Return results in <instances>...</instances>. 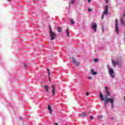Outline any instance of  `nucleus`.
<instances>
[{
    "instance_id": "obj_1",
    "label": "nucleus",
    "mask_w": 125,
    "mask_h": 125,
    "mask_svg": "<svg viewBox=\"0 0 125 125\" xmlns=\"http://www.w3.org/2000/svg\"><path fill=\"white\" fill-rule=\"evenodd\" d=\"M104 98L105 99L104 103L105 108H107V104L109 103V102H110L111 104L114 103V99H111L110 98H107V95H105Z\"/></svg>"
},
{
    "instance_id": "obj_2",
    "label": "nucleus",
    "mask_w": 125,
    "mask_h": 125,
    "mask_svg": "<svg viewBox=\"0 0 125 125\" xmlns=\"http://www.w3.org/2000/svg\"><path fill=\"white\" fill-rule=\"evenodd\" d=\"M107 68L109 70L108 74L112 78V79H114L115 78V73L114 72V70H113V68L109 67V65H107Z\"/></svg>"
},
{
    "instance_id": "obj_3",
    "label": "nucleus",
    "mask_w": 125,
    "mask_h": 125,
    "mask_svg": "<svg viewBox=\"0 0 125 125\" xmlns=\"http://www.w3.org/2000/svg\"><path fill=\"white\" fill-rule=\"evenodd\" d=\"M116 24H115V31L116 32V35H119V24H118V20L116 19Z\"/></svg>"
},
{
    "instance_id": "obj_4",
    "label": "nucleus",
    "mask_w": 125,
    "mask_h": 125,
    "mask_svg": "<svg viewBox=\"0 0 125 125\" xmlns=\"http://www.w3.org/2000/svg\"><path fill=\"white\" fill-rule=\"evenodd\" d=\"M50 36L51 38V41H53V40H55L56 38V34L54 32H51L50 33Z\"/></svg>"
},
{
    "instance_id": "obj_5",
    "label": "nucleus",
    "mask_w": 125,
    "mask_h": 125,
    "mask_svg": "<svg viewBox=\"0 0 125 125\" xmlns=\"http://www.w3.org/2000/svg\"><path fill=\"white\" fill-rule=\"evenodd\" d=\"M91 29H93L94 32H96V31H97V24L96 23L93 22L91 26Z\"/></svg>"
},
{
    "instance_id": "obj_6",
    "label": "nucleus",
    "mask_w": 125,
    "mask_h": 125,
    "mask_svg": "<svg viewBox=\"0 0 125 125\" xmlns=\"http://www.w3.org/2000/svg\"><path fill=\"white\" fill-rule=\"evenodd\" d=\"M72 61L73 63H74V65H75L76 67H78V66H80V65H81V63L79 62H77L75 58H72Z\"/></svg>"
},
{
    "instance_id": "obj_7",
    "label": "nucleus",
    "mask_w": 125,
    "mask_h": 125,
    "mask_svg": "<svg viewBox=\"0 0 125 125\" xmlns=\"http://www.w3.org/2000/svg\"><path fill=\"white\" fill-rule=\"evenodd\" d=\"M108 9H109V5H105V7L104 8V11L103 12V14H104V15H108Z\"/></svg>"
},
{
    "instance_id": "obj_8",
    "label": "nucleus",
    "mask_w": 125,
    "mask_h": 125,
    "mask_svg": "<svg viewBox=\"0 0 125 125\" xmlns=\"http://www.w3.org/2000/svg\"><path fill=\"white\" fill-rule=\"evenodd\" d=\"M105 93L106 95V96H110V92L109 91V89L108 88V87H105Z\"/></svg>"
},
{
    "instance_id": "obj_9",
    "label": "nucleus",
    "mask_w": 125,
    "mask_h": 125,
    "mask_svg": "<svg viewBox=\"0 0 125 125\" xmlns=\"http://www.w3.org/2000/svg\"><path fill=\"white\" fill-rule=\"evenodd\" d=\"M87 114H86V113L84 112H83L80 114V117H81V118H84L85 117H87Z\"/></svg>"
},
{
    "instance_id": "obj_10",
    "label": "nucleus",
    "mask_w": 125,
    "mask_h": 125,
    "mask_svg": "<svg viewBox=\"0 0 125 125\" xmlns=\"http://www.w3.org/2000/svg\"><path fill=\"white\" fill-rule=\"evenodd\" d=\"M111 61L112 64L113 66H114V67H116V66L118 65V62H115V61H114V60H113V59H111Z\"/></svg>"
},
{
    "instance_id": "obj_11",
    "label": "nucleus",
    "mask_w": 125,
    "mask_h": 125,
    "mask_svg": "<svg viewBox=\"0 0 125 125\" xmlns=\"http://www.w3.org/2000/svg\"><path fill=\"white\" fill-rule=\"evenodd\" d=\"M100 98L102 101H105V98L103 97V94L101 92L100 93Z\"/></svg>"
},
{
    "instance_id": "obj_12",
    "label": "nucleus",
    "mask_w": 125,
    "mask_h": 125,
    "mask_svg": "<svg viewBox=\"0 0 125 125\" xmlns=\"http://www.w3.org/2000/svg\"><path fill=\"white\" fill-rule=\"evenodd\" d=\"M91 74L93 75V76H96V75H97V72L95 71L94 69H91Z\"/></svg>"
},
{
    "instance_id": "obj_13",
    "label": "nucleus",
    "mask_w": 125,
    "mask_h": 125,
    "mask_svg": "<svg viewBox=\"0 0 125 125\" xmlns=\"http://www.w3.org/2000/svg\"><path fill=\"white\" fill-rule=\"evenodd\" d=\"M52 87L53 88L52 94H53V95H55V92H56L55 86H54V85H52Z\"/></svg>"
},
{
    "instance_id": "obj_14",
    "label": "nucleus",
    "mask_w": 125,
    "mask_h": 125,
    "mask_svg": "<svg viewBox=\"0 0 125 125\" xmlns=\"http://www.w3.org/2000/svg\"><path fill=\"white\" fill-rule=\"evenodd\" d=\"M48 110L49 111V113L51 115V114H52L53 111L52 109H51V106L49 104L48 105Z\"/></svg>"
},
{
    "instance_id": "obj_15",
    "label": "nucleus",
    "mask_w": 125,
    "mask_h": 125,
    "mask_svg": "<svg viewBox=\"0 0 125 125\" xmlns=\"http://www.w3.org/2000/svg\"><path fill=\"white\" fill-rule=\"evenodd\" d=\"M43 87L45 88L46 92L49 91V86L48 85L44 86Z\"/></svg>"
},
{
    "instance_id": "obj_16",
    "label": "nucleus",
    "mask_w": 125,
    "mask_h": 125,
    "mask_svg": "<svg viewBox=\"0 0 125 125\" xmlns=\"http://www.w3.org/2000/svg\"><path fill=\"white\" fill-rule=\"evenodd\" d=\"M120 21L121 22V24L123 25V26H125V20H124V19L121 18Z\"/></svg>"
},
{
    "instance_id": "obj_17",
    "label": "nucleus",
    "mask_w": 125,
    "mask_h": 125,
    "mask_svg": "<svg viewBox=\"0 0 125 125\" xmlns=\"http://www.w3.org/2000/svg\"><path fill=\"white\" fill-rule=\"evenodd\" d=\"M61 30H62V28L60 27H57V32L58 33H61Z\"/></svg>"
},
{
    "instance_id": "obj_18",
    "label": "nucleus",
    "mask_w": 125,
    "mask_h": 125,
    "mask_svg": "<svg viewBox=\"0 0 125 125\" xmlns=\"http://www.w3.org/2000/svg\"><path fill=\"white\" fill-rule=\"evenodd\" d=\"M66 32L67 37H70V34H69V28L66 29Z\"/></svg>"
},
{
    "instance_id": "obj_19",
    "label": "nucleus",
    "mask_w": 125,
    "mask_h": 125,
    "mask_svg": "<svg viewBox=\"0 0 125 125\" xmlns=\"http://www.w3.org/2000/svg\"><path fill=\"white\" fill-rule=\"evenodd\" d=\"M70 23L72 25H74V24H75V21H74V20H73L72 19H70Z\"/></svg>"
},
{
    "instance_id": "obj_20",
    "label": "nucleus",
    "mask_w": 125,
    "mask_h": 125,
    "mask_svg": "<svg viewBox=\"0 0 125 125\" xmlns=\"http://www.w3.org/2000/svg\"><path fill=\"white\" fill-rule=\"evenodd\" d=\"M47 71H48V74L49 75V78L50 77V73L49 72V69L48 68H47Z\"/></svg>"
},
{
    "instance_id": "obj_21",
    "label": "nucleus",
    "mask_w": 125,
    "mask_h": 125,
    "mask_svg": "<svg viewBox=\"0 0 125 125\" xmlns=\"http://www.w3.org/2000/svg\"><path fill=\"white\" fill-rule=\"evenodd\" d=\"M49 29H50V33H53V32H52V29H51V26H49Z\"/></svg>"
},
{
    "instance_id": "obj_22",
    "label": "nucleus",
    "mask_w": 125,
    "mask_h": 125,
    "mask_svg": "<svg viewBox=\"0 0 125 125\" xmlns=\"http://www.w3.org/2000/svg\"><path fill=\"white\" fill-rule=\"evenodd\" d=\"M74 2H75V0H72L71 2H70L69 3V6H70L71 3H72V4H73Z\"/></svg>"
},
{
    "instance_id": "obj_23",
    "label": "nucleus",
    "mask_w": 125,
    "mask_h": 125,
    "mask_svg": "<svg viewBox=\"0 0 125 125\" xmlns=\"http://www.w3.org/2000/svg\"><path fill=\"white\" fill-rule=\"evenodd\" d=\"M98 118L99 119H102V118H103V116L102 115H99L98 116Z\"/></svg>"
},
{
    "instance_id": "obj_24",
    "label": "nucleus",
    "mask_w": 125,
    "mask_h": 125,
    "mask_svg": "<svg viewBox=\"0 0 125 125\" xmlns=\"http://www.w3.org/2000/svg\"><path fill=\"white\" fill-rule=\"evenodd\" d=\"M88 80H92V77H91V76H88Z\"/></svg>"
},
{
    "instance_id": "obj_25",
    "label": "nucleus",
    "mask_w": 125,
    "mask_h": 125,
    "mask_svg": "<svg viewBox=\"0 0 125 125\" xmlns=\"http://www.w3.org/2000/svg\"><path fill=\"white\" fill-rule=\"evenodd\" d=\"M23 66L24 68H26V67H27V64L26 63H23Z\"/></svg>"
},
{
    "instance_id": "obj_26",
    "label": "nucleus",
    "mask_w": 125,
    "mask_h": 125,
    "mask_svg": "<svg viewBox=\"0 0 125 125\" xmlns=\"http://www.w3.org/2000/svg\"><path fill=\"white\" fill-rule=\"evenodd\" d=\"M94 61L95 62H98V59H94Z\"/></svg>"
},
{
    "instance_id": "obj_27",
    "label": "nucleus",
    "mask_w": 125,
    "mask_h": 125,
    "mask_svg": "<svg viewBox=\"0 0 125 125\" xmlns=\"http://www.w3.org/2000/svg\"><path fill=\"white\" fill-rule=\"evenodd\" d=\"M111 109H114V104H113V103L111 104Z\"/></svg>"
},
{
    "instance_id": "obj_28",
    "label": "nucleus",
    "mask_w": 125,
    "mask_h": 125,
    "mask_svg": "<svg viewBox=\"0 0 125 125\" xmlns=\"http://www.w3.org/2000/svg\"><path fill=\"white\" fill-rule=\"evenodd\" d=\"M88 11H89V12L92 11V9H88Z\"/></svg>"
},
{
    "instance_id": "obj_29",
    "label": "nucleus",
    "mask_w": 125,
    "mask_h": 125,
    "mask_svg": "<svg viewBox=\"0 0 125 125\" xmlns=\"http://www.w3.org/2000/svg\"><path fill=\"white\" fill-rule=\"evenodd\" d=\"M90 120H93V116H90Z\"/></svg>"
},
{
    "instance_id": "obj_30",
    "label": "nucleus",
    "mask_w": 125,
    "mask_h": 125,
    "mask_svg": "<svg viewBox=\"0 0 125 125\" xmlns=\"http://www.w3.org/2000/svg\"><path fill=\"white\" fill-rule=\"evenodd\" d=\"M86 95L87 96H88L89 95V93L88 92H87L86 93Z\"/></svg>"
},
{
    "instance_id": "obj_31",
    "label": "nucleus",
    "mask_w": 125,
    "mask_h": 125,
    "mask_svg": "<svg viewBox=\"0 0 125 125\" xmlns=\"http://www.w3.org/2000/svg\"><path fill=\"white\" fill-rule=\"evenodd\" d=\"M104 15H105V14H103V15L102 16V19H103V18H104Z\"/></svg>"
},
{
    "instance_id": "obj_32",
    "label": "nucleus",
    "mask_w": 125,
    "mask_h": 125,
    "mask_svg": "<svg viewBox=\"0 0 125 125\" xmlns=\"http://www.w3.org/2000/svg\"><path fill=\"white\" fill-rule=\"evenodd\" d=\"M91 2V0H88V2H89V3H90V2Z\"/></svg>"
},
{
    "instance_id": "obj_33",
    "label": "nucleus",
    "mask_w": 125,
    "mask_h": 125,
    "mask_svg": "<svg viewBox=\"0 0 125 125\" xmlns=\"http://www.w3.org/2000/svg\"><path fill=\"white\" fill-rule=\"evenodd\" d=\"M102 32H103V33L104 32V28H103V29H102Z\"/></svg>"
},
{
    "instance_id": "obj_34",
    "label": "nucleus",
    "mask_w": 125,
    "mask_h": 125,
    "mask_svg": "<svg viewBox=\"0 0 125 125\" xmlns=\"http://www.w3.org/2000/svg\"><path fill=\"white\" fill-rule=\"evenodd\" d=\"M106 3H108V0H106Z\"/></svg>"
},
{
    "instance_id": "obj_35",
    "label": "nucleus",
    "mask_w": 125,
    "mask_h": 125,
    "mask_svg": "<svg viewBox=\"0 0 125 125\" xmlns=\"http://www.w3.org/2000/svg\"><path fill=\"white\" fill-rule=\"evenodd\" d=\"M55 125H59L57 123H55Z\"/></svg>"
},
{
    "instance_id": "obj_36",
    "label": "nucleus",
    "mask_w": 125,
    "mask_h": 125,
    "mask_svg": "<svg viewBox=\"0 0 125 125\" xmlns=\"http://www.w3.org/2000/svg\"><path fill=\"white\" fill-rule=\"evenodd\" d=\"M8 1H10V0H7Z\"/></svg>"
},
{
    "instance_id": "obj_37",
    "label": "nucleus",
    "mask_w": 125,
    "mask_h": 125,
    "mask_svg": "<svg viewBox=\"0 0 125 125\" xmlns=\"http://www.w3.org/2000/svg\"><path fill=\"white\" fill-rule=\"evenodd\" d=\"M88 113L90 114V111H89Z\"/></svg>"
}]
</instances>
